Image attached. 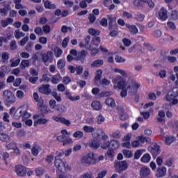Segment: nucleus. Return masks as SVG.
<instances>
[{"label": "nucleus", "instance_id": "c03bdc74", "mask_svg": "<svg viewBox=\"0 0 178 178\" xmlns=\"http://www.w3.org/2000/svg\"><path fill=\"white\" fill-rule=\"evenodd\" d=\"M72 136L74 138H83L84 137V132L82 131H76Z\"/></svg>", "mask_w": 178, "mask_h": 178}, {"label": "nucleus", "instance_id": "f03ea898", "mask_svg": "<svg viewBox=\"0 0 178 178\" xmlns=\"http://www.w3.org/2000/svg\"><path fill=\"white\" fill-rule=\"evenodd\" d=\"M164 99L169 102L171 106L177 105L178 104L177 95L173 90L169 91L165 96Z\"/></svg>", "mask_w": 178, "mask_h": 178}, {"label": "nucleus", "instance_id": "20e7f679", "mask_svg": "<svg viewBox=\"0 0 178 178\" xmlns=\"http://www.w3.org/2000/svg\"><path fill=\"white\" fill-rule=\"evenodd\" d=\"M81 162L83 165H86L88 166H90V165H95L94 152H90L88 154L85 155L82 158Z\"/></svg>", "mask_w": 178, "mask_h": 178}, {"label": "nucleus", "instance_id": "4be33fe9", "mask_svg": "<svg viewBox=\"0 0 178 178\" xmlns=\"http://www.w3.org/2000/svg\"><path fill=\"white\" fill-rule=\"evenodd\" d=\"M104 103L107 106H110L111 108H115L116 106V102H115V100L112 97H107Z\"/></svg>", "mask_w": 178, "mask_h": 178}, {"label": "nucleus", "instance_id": "49530a36", "mask_svg": "<svg viewBox=\"0 0 178 178\" xmlns=\"http://www.w3.org/2000/svg\"><path fill=\"white\" fill-rule=\"evenodd\" d=\"M110 147L111 149H117V148H119V142L115 140H112L110 142Z\"/></svg>", "mask_w": 178, "mask_h": 178}, {"label": "nucleus", "instance_id": "de8ad7c7", "mask_svg": "<svg viewBox=\"0 0 178 178\" xmlns=\"http://www.w3.org/2000/svg\"><path fill=\"white\" fill-rule=\"evenodd\" d=\"M17 147V145L15 143H14V142H11V143H10L8 144H6V148L8 151H10V149H13H13L15 148H16Z\"/></svg>", "mask_w": 178, "mask_h": 178}, {"label": "nucleus", "instance_id": "69168bd1", "mask_svg": "<svg viewBox=\"0 0 178 178\" xmlns=\"http://www.w3.org/2000/svg\"><path fill=\"white\" fill-rule=\"evenodd\" d=\"M153 35L155 38H160L162 37V31L161 30H156L153 32Z\"/></svg>", "mask_w": 178, "mask_h": 178}, {"label": "nucleus", "instance_id": "412c9836", "mask_svg": "<svg viewBox=\"0 0 178 178\" xmlns=\"http://www.w3.org/2000/svg\"><path fill=\"white\" fill-rule=\"evenodd\" d=\"M42 149L40 145L35 143L32 147L31 152L33 155H34V156H37V155H38V154L40 153V152L42 151Z\"/></svg>", "mask_w": 178, "mask_h": 178}, {"label": "nucleus", "instance_id": "603ef678", "mask_svg": "<svg viewBox=\"0 0 178 178\" xmlns=\"http://www.w3.org/2000/svg\"><path fill=\"white\" fill-rule=\"evenodd\" d=\"M140 142L141 143V144H144L145 143H147L148 144H149V143H151V138L140 136Z\"/></svg>", "mask_w": 178, "mask_h": 178}, {"label": "nucleus", "instance_id": "13d9d810", "mask_svg": "<svg viewBox=\"0 0 178 178\" xmlns=\"http://www.w3.org/2000/svg\"><path fill=\"white\" fill-rule=\"evenodd\" d=\"M144 2H145L144 0H134L133 5L134 6L138 8V6H141Z\"/></svg>", "mask_w": 178, "mask_h": 178}, {"label": "nucleus", "instance_id": "052dcab7", "mask_svg": "<svg viewBox=\"0 0 178 178\" xmlns=\"http://www.w3.org/2000/svg\"><path fill=\"white\" fill-rule=\"evenodd\" d=\"M110 147V142L108 141H104L102 144H101V148L102 149H108V148H109Z\"/></svg>", "mask_w": 178, "mask_h": 178}, {"label": "nucleus", "instance_id": "8fccbe9b", "mask_svg": "<svg viewBox=\"0 0 178 178\" xmlns=\"http://www.w3.org/2000/svg\"><path fill=\"white\" fill-rule=\"evenodd\" d=\"M111 138H120L122 137V132L120 131H115L112 134H110Z\"/></svg>", "mask_w": 178, "mask_h": 178}, {"label": "nucleus", "instance_id": "ea45409f", "mask_svg": "<svg viewBox=\"0 0 178 178\" xmlns=\"http://www.w3.org/2000/svg\"><path fill=\"white\" fill-rule=\"evenodd\" d=\"M14 35H15L16 40H19V38H22V37H24V35H26V33L17 29V30H15V31L14 33Z\"/></svg>", "mask_w": 178, "mask_h": 178}, {"label": "nucleus", "instance_id": "7ed1b4c3", "mask_svg": "<svg viewBox=\"0 0 178 178\" xmlns=\"http://www.w3.org/2000/svg\"><path fill=\"white\" fill-rule=\"evenodd\" d=\"M3 99L8 104H15L16 102V97L12 91L5 90L3 92Z\"/></svg>", "mask_w": 178, "mask_h": 178}, {"label": "nucleus", "instance_id": "a878e982", "mask_svg": "<svg viewBox=\"0 0 178 178\" xmlns=\"http://www.w3.org/2000/svg\"><path fill=\"white\" fill-rule=\"evenodd\" d=\"M22 106L19 107L14 113L13 115V119H15V120H17L18 119H20L22 116Z\"/></svg>", "mask_w": 178, "mask_h": 178}, {"label": "nucleus", "instance_id": "79ce46f5", "mask_svg": "<svg viewBox=\"0 0 178 178\" xmlns=\"http://www.w3.org/2000/svg\"><path fill=\"white\" fill-rule=\"evenodd\" d=\"M104 122H105V118L104 115H102V114H99L96 117V123H97V124H102Z\"/></svg>", "mask_w": 178, "mask_h": 178}, {"label": "nucleus", "instance_id": "39448f33", "mask_svg": "<svg viewBox=\"0 0 178 178\" xmlns=\"http://www.w3.org/2000/svg\"><path fill=\"white\" fill-rule=\"evenodd\" d=\"M41 58L44 65H47V63L48 62L52 63V59H54V53L51 51H49L47 53H42Z\"/></svg>", "mask_w": 178, "mask_h": 178}, {"label": "nucleus", "instance_id": "c9c22d12", "mask_svg": "<svg viewBox=\"0 0 178 178\" xmlns=\"http://www.w3.org/2000/svg\"><path fill=\"white\" fill-rule=\"evenodd\" d=\"M115 73H119V74H121L123 77H128L129 74H127V72L124 71V70L119 69V68H115L114 69Z\"/></svg>", "mask_w": 178, "mask_h": 178}, {"label": "nucleus", "instance_id": "dca6fc26", "mask_svg": "<svg viewBox=\"0 0 178 178\" xmlns=\"http://www.w3.org/2000/svg\"><path fill=\"white\" fill-rule=\"evenodd\" d=\"M100 146L99 141H97V139H92L88 143V147L92 149H98Z\"/></svg>", "mask_w": 178, "mask_h": 178}, {"label": "nucleus", "instance_id": "338daca9", "mask_svg": "<svg viewBox=\"0 0 178 178\" xmlns=\"http://www.w3.org/2000/svg\"><path fill=\"white\" fill-rule=\"evenodd\" d=\"M102 70H98L97 72H96V76L95 77V80H101V77L102 76Z\"/></svg>", "mask_w": 178, "mask_h": 178}, {"label": "nucleus", "instance_id": "0eeeda50", "mask_svg": "<svg viewBox=\"0 0 178 178\" xmlns=\"http://www.w3.org/2000/svg\"><path fill=\"white\" fill-rule=\"evenodd\" d=\"M51 119L53 120H54L55 122H58L59 123H62L63 124H65V126H70V124H72V122H70V120H67L65 118H62V117H58V116H53L51 118Z\"/></svg>", "mask_w": 178, "mask_h": 178}, {"label": "nucleus", "instance_id": "c85d7f7f", "mask_svg": "<svg viewBox=\"0 0 178 178\" xmlns=\"http://www.w3.org/2000/svg\"><path fill=\"white\" fill-rule=\"evenodd\" d=\"M48 122H49V120L47 118H39L34 122V126H37V124H47Z\"/></svg>", "mask_w": 178, "mask_h": 178}, {"label": "nucleus", "instance_id": "bb28decb", "mask_svg": "<svg viewBox=\"0 0 178 178\" xmlns=\"http://www.w3.org/2000/svg\"><path fill=\"white\" fill-rule=\"evenodd\" d=\"M65 95H66L67 98H68V99H70V101L74 102V101H79V99H80V97L79 95L76 96L74 97L72 96V93H70V92H69V91L65 92Z\"/></svg>", "mask_w": 178, "mask_h": 178}, {"label": "nucleus", "instance_id": "2f4dec72", "mask_svg": "<svg viewBox=\"0 0 178 178\" xmlns=\"http://www.w3.org/2000/svg\"><path fill=\"white\" fill-rule=\"evenodd\" d=\"M60 79H62L60 74H56L51 78V81L53 84H58L60 81Z\"/></svg>", "mask_w": 178, "mask_h": 178}, {"label": "nucleus", "instance_id": "4c0bfd02", "mask_svg": "<svg viewBox=\"0 0 178 178\" xmlns=\"http://www.w3.org/2000/svg\"><path fill=\"white\" fill-rule=\"evenodd\" d=\"M102 65H104V60H96L91 64V67H100Z\"/></svg>", "mask_w": 178, "mask_h": 178}, {"label": "nucleus", "instance_id": "9d476101", "mask_svg": "<svg viewBox=\"0 0 178 178\" xmlns=\"http://www.w3.org/2000/svg\"><path fill=\"white\" fill-rule=\"evenodd\" d=\"M151 175V170L148 167H142L140 170V176L141 178L148 177Z\"/></svg>", "mask_w": 178, "mask_h": 178}, {"label": "nucleus", "instance_id": "473e14b6", "mask_svg": "<svg viewBox=\"0 0 178 178\" xmlns=\"http://www.w3.org/2000/svg\"><path fill=\"white\" fill-rule=\"evenodd\" d=\"M144 152H145V149L136 150L134 154V159H140V157L141 156V155H143V154H144Z\"/></svg>", "mask_w": 178, "mask_h": 178}, {"label": "nucleus", "instance_id": "680f3d73", "mask_svg": "<svg viewBox=\"0 0 178 178\" xmlns=\"http://www.w3.org/2000/svg\"><path fill=\"white\" fill-rule=\"evenodd\" d=\"M10 48L11 51H15V49H17V44H16V40H12L10 42Z\"/></svg>", "mask_w": 178, "mask_h": 178}, {"label": "nucleus", "instance_id": "4d7b16f0", "mask_svg": "<svg viewBox=\"0 0 178 178\" xmlns=\"http://www.w3.org/2000/svg\"><path fill=\"white\" fill-rule=\"evenodd\" d=\"M88 33L90 35H99V31L95 30L92 28L88 29Z\"/></svg>", "mask_w": 178, "mask_h": 178}, {"label": "nucleus", "instance_id": "f704fd0d", "mask_svg": "<svg viewBox=\"0 0 178 178\" xmlns=\"http://www.w3.org/2000/svg\"><path fill=\"white\" fill-rule=\"evenodd\" d=\"M30 66V60H22L20 64V67L22 70H24L26 67Z\"/></svg>", "mask_w": 178, "mask_h": 178}, {"label": "nucleus", "instance_id": "f257e3e1", "mask_svg": "<svg viewBox=\"0 0 178 178\" xmlns=\"http://www.w3.org/2000/svg\"><path fill=\"white\" fill-rule=\"evenodd\" d=\"M112 83L115 90H122L120 92V97L122 98L127 97V92L128 94H131V95L136 94L137 90L140 88V83H137V81L131 79L126 81V79H123L120 75L113 79Z\"/></svg>", "mask_w": 178, "mask_h": 178}, {"label": "nucleus", "instance_id": "a18cd8bd", "mask_svg": "<svg viewBox=\"0 0 178 178\" xmlns=\"http://www.w3.org/2000/svg\"><path fill=\"white\" fill-rule=\"evenodd\" d=\"M20 58H17L16 60H14L13 58H10V62L11 63V67H16L19 66L20 63Z\"/></svg>", "mask_w": 178, "mask_h": 178}, {"label": "nucleus", "instance_id": "6e6552de", "mask_svg": "<svg viewBox=\"0 0 178 178\" xmlns=\"http://www.w3.org/2000/svg\"><path fill=\"white\" fill-rule=\"evenodd\" d=\"M149 152H151L152 155L155 158V156H158L159 154H161V148L158 145H154L150 148H149Z\"/></svg>", "mask_w": 178, "mask_h": 178}, {"label": "nucleus", "instance_id": "58836bf2", "mask_svg": "<svg viewBox=\"0 0 178 178\" xmlns=\"http://www.w3.org/2000/svg\"><path fill=\"white\" fill-rule=\"evenodd\" d=\"M83 130L85 131V133H94V131H95V128L91 126L85 125L83 127Z\"/></svg>", "mask_w": 178, "mask_h": 178}, {"label": "nucleus", "instance_id": "7c9ffc66", "mask_svg": "<svg viewBox=\"0 0 178 178\" xmlns=\"http://www.w3.org/2000/svg\"><path fill=\"white\" fill-rule=\"evenodd\" d=\"M66 66V60L65 58H60L57 62L58 69H63Z\"/></svg>", "mask_w": 178, "mask_h": 178}, {"label": "nucleus", "instance_id": "ddd939ff", "mask_svg": "<svg viewBox=\"0 0 178 178\" xmlns=\"http://www.w3.org/2000/svg\"><path fill=\"white\" fill-rule=\"evenodd\" d=\"M54 165L60 172H63V168H65V162L60 159H56L54 161Z\"/></svg>", "mask_w": 178, "mask_h": 178}, {"label": "nucleus", "instance_id": "e433bc0d", "mask_svg": "<svg viewBox=\"0 0 178 178\" xmlns=\"http://www.w3.org/2000/svg\"><path fill=\"white\" fill-rule=\"evenodd\" d=\"M56 108L59 113H63L67 111L66 106L63 104H58Z\"/></svg>", "mask_w": 178, "mask_h": 178}, {"label": "nucleus", "instance_id": "5fc2aeb1", "mask_svg": "<svg viewBox=\"0 0 178 178\" xmlns=\"http://www.w3.org/2000/svg\"><path fill=\"white\" fill-rule=\"evenodd\" d=\"M43 81H45L46 83H49V81H51V78L48 76V74H44L42 76V79H40V83H43Z\"/></svg>", "mask_w": 178, "mask_h": 178}, {"label": "nucleus", "instance_id": "a211bd4d", "mask_svg": "<svg viewBox=\"0 0 178 178\" xmlns=\"http://www.w3.org/2000/svg\"><path fill=\"white\" fill-rule=\"evenodd\" d=\"M55 16H58L59 17H66V16L69 15V11L64 10H60V9H57L54 13Z\"/></svg>", "mask_w": 178, "mask_h": 178}, {"label": "nucleus", "instance_id": "6ab92c4d", "mask_svg": "<svg viewBox=\"0 0 178 178\" xmlns=\"http://www.w3.org/2000/svg\"><path fill=\"white\" fill-rule=\"evenodd\" d=\"M91 106L94 111H101V109H102V103L99 101L95 100L92 102Z\"/></svg>", "mask_w": 178, "mask_h": 178}, {"label": "nucleus", "instance_id": "5701e85b", "mask_svg": "<svg viewBox=\"0 0 178 178\" xmlns=\"http://www.w3.org/2000/svg\"><path fill=\"white\" fill-rule=\"evenodd\" d=\"M129 33L136 35L138 33V29L135 25L126 24Z\"/></svg>", "mask_w": 178, "mask_h": 178}, {"label": "nucleus", "instance_id": "72a5a7b5", "mask_svg": "<svg viewBox=\"0 0 178 178\" xmlns=\"http://www.w3.org/2000/svg\"><path fill=\"white\" fill-rule=\"evenodd\" d=\"M140 136H138L136 140L131 142V147L133 148H138V147H140V145H143L140 141Z\"/></svg>", "mask_w": 178, "mask_h": 178}, {"label": "nucleus", "instance_id": "2eb2a0df", "mask_svg": "<svg viewBox=\"0 0 178 178\" xmlns=\"http://www.w3.org/2000/svg\"><path fill=\"white\" fill-rule=\"evenodd\" d=\"M100 42H101V38L99 37L93 38L90 44L89 49H92V48H97V47L99 45Z\"/></svg>", "mask_w": 178, "mask_h": 178}, {"label": "nucleus", "instance_id": "c756f323", "mask_svg": "<svg viewBox=\"0 0 178 178\" xmlns=\"http://www.w3.org/2000/svg\"><path fill=\"white\" fill-rule=\"evenodd\" d=\"M141 162H143V163H148V162H149V161H151V155H149V154L147 153L145 154L140 159Z\"/></svg>", "mask_w": 178, "mask_h": 178}, {"label": "nucleus", "instance_id": "e2e57ef3", "mask_svg": "<svg viewBox=\"0 0 178 178\" xmlns=\"http://www.w3.org/2000/svg\"><path fill=\"white\" fill-rule=\"evenodd\" d=\"M171 19L172 20H177L178 19V11L177 10H174L171 13Z\"/></svg>", "mask_w": 178, "mask_h": 178}, {"label": "nucleus", "instance_id": "4468645a", "mask_svg": "<svg viewBox=\"0 0 178 178\" xmlns=\"http://www.w3.org/2000/svg\"><path fill=\"white\" fill-rule=\"evenodd\" d=\"M91 40V36L88 35L85 38L84 42H80L79 47L81 48H86L87 49H90V40Z\"/></svg>", "mask_w": 178, "mask_h": 178}, {"label": "nucleus", "instance_id": "37998d69", "mask_svg": "<svg viewBox=\"0 0 178 178\" xmlns=\"http://www.w3.org/2000/svg\"><path fill=\"white\" fill-rule=\"evenodd\" d=\"M9 58H10L9 53L4 51L1 54V59H2L3 63H6L8 60H9Z\"/></svg>", "mask_w": 178, "mask_h": 178}, {"label": "nucleus", "instance_id": "cd10ccee", "mask_svg": "<svg viewBox=\"0 0 178 178\" xmlns=\"http://www.w3.org/2000/svg\"><path fill=\"white\" fill-rule=\"evenodd\" d=\"M157 173L159 175V177H163L166 175V168L161 167L157 168Z\"/></svg>", "mask_w": 178, "mask_h": 178}, {"label": "nucleus", "instance_id": "09e8293b", "mask_svg": "<svg viewBox=\"0 0 178 178\" xmlns=\"http://www.w3.org/2000/svg\"><path fill=\"white\" fill-rule=\"evenodd\" d=\"M62 54H63V51L60 48L56 47L54 49V55L56 58H60Z\"/></svg>", "mask_w": 178, "mask_h": 178}, {"label": "nucleus", "instance_id": "b1692460", "mask_svg": "<svg viewBox=\"0 0 178 178\" xmlns=\"http://www.w3.org/2000/svg\"><path fill=\"white\" fill-rule=\"evenodd\" d=\"M163 141H165L166 145H170L172 143L176 140V138L173 136H164L162 138Z\"/></svg>", "mask_w": 178, "mask_h": 178}, {"label": "nucleus", "instance_id": "bf43d9fd", "mask_svg": "<svg viewBox=\"0 0 178 178\" xmlns=\"http://www.w3.org/2000/svg\"><path fill=\"white\" fill-rule=\"evenodd\" d=\"M40 111L42 115H45V113H48V107L45 105H41L40 106Z\"/></svg>", "mask_w": 178, "mask_h": 178}, {"label": "nucleus", "instance_id": "f3484780", "mask_svg": "<svg viewBox=\"0 0 178 178\" xmlns=\"http://www.w3.org/2000/svg\"><path fill=\"white\" fill-rule=\"evenodd\" d=\"M22 120H27L29 118L31 117V114L27 111V106H22Z\"/></svg>", "mask_w": 178, "mask_h": 178}, {"label": "nucleus", "instance_id": "1a4fd4ad", "mask_svg": "<svg viewBox=\"0 0 178 178\" xmlns=\"http://www.w3.org/2000/svg\"><path fill=\"white\" fill-rule=\"evenodd\" d=\"M49 84H44L39 87V91L44 95H49L51 94V88Z\"/></svg>", "mask_w": 178, "mask_h": 178}, {"label": "nucleus", "instance_id": "423d86ee", "mask_svg": "<svg viewBox=\"0 0 178 178\" xmlns=\"http://www.w3.org/2000/svg\"><path fill=\"white\" fill-rule=\"evenodd\" d=\"M157 17L162 22L168 20V10L165 7H161L157 13Z\"/></svg>", "mask_w": 178, "mask_h": 178}, {"label": "nucleus", "instance_id": "f8f14e48", "mask_svg": "<svg viewBox=\"0 0 178 178\" xmlns=\"http://www.w3.org/2000/svg\"><path fill=\"white\" fill-rule=\"evenodd\" d=\"M115 168H118L120 172L123 170H126L129 165H127V162L126 161H120L115 164Z\"/></svg>", "mask_w": 178, "mask_h": 178}, {"label": "nucleus", "instance_id": "774afa93", "mask_svg": "<svg viewBox=\"0 0 178 178\" xmlns=\"http://www.w3.org/2000/svg\"><path fill=\"white\" fill-rule=\"evenodd\" d=\"M81 178H92V172H87L81 175Z\"/></svg>", "mask_w": 178, "mask_h": 178}, {"label": "nucleus", "instance_id": "3c124183", "mask_svg": "<svg viewBox=\"0 0 178 178\" xmlns=\"http://www.w3.org/2000/svg\"><path fill=\"white\" fill-rule=\"evenodd\" d=\"M34 33L37 35H44V31H43L42 29L40 26H38V27L35 28Z\"/></svg>", "mask_w": 178, "mask_h": 178}, {"label": "nucleus", "instance_id": "a19ab883", "mask_svg": "<svg viewBox=\"0 0 178 178\" xmlns=\"http://www.w3.org/2000/svg\"><path fill=\"white\" fill-rule=\"evenodd\" d=\"M44 8H46V9H56V6L51 3V1H46L44 2Z\"/></svg>", "mask_w": 178, "mask_h": 178}, {"label": "nucleus", "instance_id": "393cba45", "mask_svg": "<svg viewBox=\"0 0 178 178\" xmlns=\"http://www.w3.org/2000/svg\"><path fill=\"white\" fill-rule=\"evenodd\" d=\"M10 5H8L5 8H0V15L3 17H6V16H8V11L10 10Z\"/></svg>", "mask_w": 178, "mask_h": 178}, {"label": "nucleus", "instance_id": "864d4df0", "mask_svg": "<svg viewBox=\"0 0 178 178\" xmlns=\"http://www.w3.org/2000/svg\"><path fill=\"white\" fill-rule=\"evenodd\" d=\"M115 60L117 62V63H124V62H126V58L117 55L115 57Z\"/></svg>", "mask_w": 178, "mask_h": 178}, {"label": "nucleus", "instance_id": "9b49d317", "mask_svg": "<svg viewBox=\"0 0 178 178\" xmlns=\"http://www.w3.org/2000/svg\"><path fill=\"white\" fill-rule=\"evenodd\" d=\"M15 172L18 176H24L27 172L26 168L23 165L15 166Z\"/></svg>", "mask_w": 178, "mask_h": 178}, {"label": "nucleus", "instance_id": "6e6d98bb", "mask_svg": "<svg viewBox=\"0 0 178 178\" xmlns=\"http://www.w3.org/2000/svg\"><path fill=\"white\" fill-rule=\"evenodd\" d=\"M35 173H36V175H38V176H42V175H44V173H45V170H44V168H42L41 167H39V168H36Z\"/></svg>", "mask_w": 178, "mask_h": 178}, {"label": "nucleus", "instance_id": "0e129e2a", "mask_svg": "<svg viewBox=\"0 0 178 178\" xmlns=\"http://www.w3.org/2000/svg\"><path fill=\"white\" fill-rule=\"evenodd\" d=\"M123 154L126 158H131L133 156V153L130 150L124 149L123 150Z\"/></svg>", "mask_w": 178, "mask_h": 178}, {"label": "nucleus", "instance_id": "aec40b11", "mask_svg": "<svg viewBox=\"0 0 178 178\" xmlns=\"http://www.w3.org/2000/svg\"><path fill=\"white\" fill-rule=\"evenodd\" d=\"M0 141H3V143H10L12 138L6 134L0 133Z\"/></svg>", "mask_w": 178, "mask_h": 178}]
</instances>
